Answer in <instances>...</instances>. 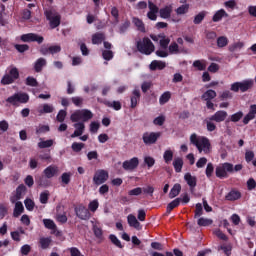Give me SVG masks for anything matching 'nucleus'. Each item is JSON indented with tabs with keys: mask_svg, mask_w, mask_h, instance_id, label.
<instances>
[{
	"mask_svg": "<svg viewBox=\"0 0 256 256\" xmlns=\"http://www.w3.org/2000/svg\"><path fill=\"white\" fill-rule=\"evenodd\" d=\"M93 117V112L89 109H82V110H76L74 113L71 114L70 120L72 123H79V121H82L81 123H87V121H91V118Z\"/></svg>",
	"mask_w": 256,
	"mask_h": 256,
	"instance_id": "nucleus-1",
	"label": "nucleus"
},
{
	"mask_svg": "<svg viewBox=\"0 0 256 256\" xmlns=\"http://www.w3.org/2000/svg\"><path fill=\"white\" fill-rule=\"evenodd\" d=\"M136 47L142 55H151V53L155 51V45L149 37H144L142 40L138 41Z\"/></svg>",
	"mask_w": 256,
	"mask_h": 256,
	"instance_id": "nucleus-2",
	"label": "nucleus"
},
{
	"mask_svg": "<svg viewBox=\"0 0 256 256\" xmlns=\"http://www.w3.org/2000/svg\"><path fill=\"white\" fill-rule=\"evenodd\" d=\"M215 175L218 179H227L229 175H233V164L225 162L218 165L215 169Z\"/></svg>",
	"mask_w": 256,
	"mask_h": 256,
	"instance_id": "nucleus-3",
	"label": "nucleus"
},
{
	"mask_svg": "<svg viewBox=\"0 0 256 256\" xmlns=\"http://www.w3.org/2000/svg\"><path fill=\"white\" fill-rule=\"evenodd\" d=\"M254 82L251 79L244 80L241 82H234L230 86V91H233V93H247L249 89H253Z\"/></svg>",
	"mask_w": 256,
	"mask_h": 256,
	"instance_id": "nucleus-4",
	"label": "nucleus"
},
{
	"mask_svg": "<svg viewBox=\"0 0 256 256\" xmlns=\"http://www.w3.org/2000/svg\"><path fill=\"white\" fill-rule=\"evenodd\" d=\"M44 15L49 21L50 29H57L61 25V14L53 10H46Z\"/></svg>",
	"mask_w": 256,
	"mask_h": 256,
	"instance_id": "nucleus-5",
	"label": "nucleus"
},
{
	"mask_svg": "<svg viewBox=\"0 0 256 256\" xmlns=\"http://www.w3.org/2000/svg\"><path fill=\"white\" fill-rule=\"evenodd\" d=\"M17 79H19V69H17L15 66H12L8 74H5L1 79V83L2 85H11L15 83Z\"/></svg>",
	"mask_w": 256,
	"mask_h": 256,
	"instance_id": "nucleus-6",
	"label": "nucleus"
},
{
	"mask_svg": "<svg viewBox=\"0 0 256 256\" xmlns=\"http://www.w3.org/2000/svg\"><path fill=\"white\" fill-rule=\"evenodd\" d=\"M6 103H10V105H17V103H29V94L15 93L6 99Z\"/></svg>",
	"mask_w": 256,
	"mask_h": 256,
	"instance_id": "nucleus-7",
	"label": "nucleus"
},
{
	"mask_svg": "<svg viewBox=\"0 0 256 256\" xmlns=\"http://www.w3.org/2000/svg\"><path fill=\"white\" fill-rule=\"evenodd\" d=\"M20 39L23 43H38V45H41L45 41L43 36L35 33L23 34L20 36Z\"/></svg>",
	"mask_w": 256,
	"mask_h": 256,
	"instance_id": "nucleus-8",
	"label": "nucleus"
},
{
	"mask_svg": "<svg viewBox=\"0 0 256 256\" xmlns=\"http://www.w3.org/2000/svg\"><path fill=\"white\" fill-rule=\"evenodd\" d=\"M161 137V132H144L142 135V141L144 145H155Z\"/></svg>",
	"mask_w": 256,
	"mask_h": 256,
	"instance_id": "nucleus-9",
	"label": "nucleus"
},
{
	"mask_svg": "<svg viewBox=\"0 0 256 256\" xmlns=\"http://www.w3.org/2000/svg\"><path fill=\"white\" fill-rule=\"evenodd\" d=\"M76 217L82 221H89L91 219V212L83 204H80L74 208Z\"/></svg>",
	"mask_w": 256,
	"mask_h": 256,
	"instance_id": "nucleus-10",
	"label": "nucleus"
},
{
	"mask_svg": "<svg viewBox=\"0 0 256 256\" xmlns=\"http://www.w3.org/2000/svg\"><path fill=\"white\" fill-rule=\"evenodd\" d=\"M109 179V172L107 170H98L95 172L93 177L94 185H103Z\"/></svg>",
	"mask_w": 256,
	"mask_h": 256,
	"instance_id": "nucleus-11",
	"label": "nucleus"
},
{
	"mask_svg": "<svg viewBox=\"0 0 256 256\" xmlns=\"http://www.w3.org/2000/svg\"><path fill=\"white\" fill-rule=\"evenodd\" d=\"M141 101V90L135 88L130 95V109H135Z\"/></svg>",
	"mask_w": 256,
	"mask_h": 256,
	"instance_id": "nucleus-12",
	"label": "nucleus"
},
{
	"mask_svg": "<svg viewBox=\"0 0 256 256\" xmlns=\"http://www.w3.org/2000/svg\"><path fill=\"white\" fill-rule=\"evenodd\" d=\"M200 148H197L199 153H205V155H208V153H211V142L209 141V138L207 137H200Z\"/></svg>",
	"mask_w": 256,
	"mask_h": 256,
	"instance_id": "nucleus-13",
	"label": "nucleus"
},
{
	"mask_svg": "<svg viewBox=\"0 0 256 256\" xmlns=\"http://www.w3.org/2000/svg\"><path fill=\"white\" fill-rule=\"evenodd\" d=\"M122 167L124 171H135L139 167V158L133 157L130 160L124 161Z\"/></svg>",
	"mask_w": 256,
	"mask_h": 256,
	"instance_id": "nucleus-14",
	"label": "nucleus"
},
{
	"mask_svg": "<svg viewBox=\"0 0 256 256\" xmlns=\"http://www.w3.org/2000/svg\"><path fill=\"white\" fill-rule=\"evenodd\" d=\"M25 193H27V186L24 184H20L16 188V194L13 198H11V202L15 203V201H21V199H23V195H25Z\"/></svg>",
	"mask_w": 256,
	"mask_h": 256,
	"instance_id": "nucleus-15",
	"label": "nucleus"
},
{
	"mask_svg": "<svg viewBox=\"0 0 256 256\" xmlns=\"http://www.w3.org/2000/svg\"><path fill=\"white\" fill-rule=\"evenodd\" d=\"M58 173L59 167L55 165H50L43 170V175L46 177V179H53V177H55V175Z\"/></svg>",
	"mask_w": 256,
	"mask_h": 256,
	"instance_id": "nucleus-16",
	"label": "nucleus"
},
{
	"mask_svg": "<svg viewBox=\"0 0 256 256\" xmlns=\"http://www.w3.org/2000/svg\"><path fill=\"white\" fill-rule=\"evenodd\" d=\"M73 127L76 129L73 134H71V138L75 139V137H81L83 133H85V123L76 122Z\"/></svg>",
	"mask_w": 256,
	"mask_h": 256,
	"instance_id": "nucleus-17",
	"label": "nucleus"
},
{
	"mask_svg": "<svg viewBox=\"0 0 256 256\" xmlns=\"http://www.w3.org/2000/svg\"><path fill=\"white\" fill-rule=\"evenodd\" d=\"M127 221L129 227H133L134 229H137V231H141V229H143L141 223L139 222V220H137V217H135V215L129 214L127 216Z\"/></svg>",
	"mask_w": 256,
	"mask_h": 256,
	"instance_id": "nucleus-18",
	"label": "nucleus"
},
{
	"mask_svg": "<svg viewBox=\"0 0 256 256\" xmlns=\"http://www.w3.org/2000/svg\"><path fill=\"white\" fill-rule=\"evenodd\" d=\"M227 119V111L219 110L214 115L210 117V121H215L216 123H223Z\"/></svg>",
	"mask_w": 256,
	"mask_h": 256,
	"instance_id": "nucleus-19",
	"label": "nucleus"
},
{
	"mask_svg": "<svg viewBox=\"0 0 256 256\" xmlns=\"http://www.w3.org/2000/svg\"><path fill=\"white\" fill-rule=\"evenodd\" d=\"M44 226L46 227V229H50L51 231H53V233L56 234V237H59L61 235V232L59 230H57V224H55V222L51 219H44L43 220Z\"/></svg>",
	"mask_w": 256,
	"mask_h": 256,
	"instance_id": "nucleus-20",
	"label": "nucleus"
},
{
	"mask_svg": "<svg viewBox=\"0 0 256 256\" xmlns=\"http://www.w3.org/2000/svg\"><path fill=\"white\" fill-rule=\"evenodd\" d=\"M158 13L161 19H171V14L173 13V6H165L164 8H161Z\"/></svg>",
	"mask_w": 256,
	"mask_h": 256,
	"instance_id": "nucleus-21",
	"label": "nucleus"
},
{
	"mask_svg": "<svg viewBox=\"0 0 256 256\" xmlns=\"http://www.w3.org/2000/svg\"><path fill=\"white\" fill-rule=\"evenodd\" d=\"M184 180L186 181L187 185L190 186V189H195L197 187V177L191 175V173H186L184 175Z\"/></svg>",
	"mask_w": 256,
	"mask_h": 256,
	"instance_id": "nucleus-22",
	"label": "nucleus"
},
{
	"mask_svg": "<svg viewBox=\"0 0 256 256\" xmlns=\"http://www.w3.org/2000/svg\"><path fill=\"white\" fill-rule=\"evenodd\" d=\"M47 66V60L45 58H38L34 63V71L36 73H41L43 67Z\"/></svg>",
	"mask_w": 256,
	"mask_h": 256,
	"instance_id": "nucleus-23",
	"label": "nucleus"
},
{
	"mask_svg": "<svg viewBox=\"0 0 256 256\" xmlns=\"http://www.w3.org/2000/svg\"><path fill=\"white\" fill-rule=\"evenodd\" d=\"M223 17H229V14L225 11V9H220L213 15L212 21L213 23H219Z\"/></svg>",
	"mask_w": 256,
	"mask_h": 256,
	"instance_id": "nucleus-24",
	"label": "nucleus"
},
{
	"mask_svg": "<svg viewBox=\"0 0 256 256\" xmlns=\"http://www.w3.org/2000/svg\"><path fill=\"white\" fill-rule=\"evenodd\" d=\"M226 201H239L241 199V192L238 190H231L226 196Z\"/></svg>",
	"mask_w": 256,
	"mask_h": 256,
	"instance_id": "nucleus-25",
	"label": "nucleus"
},
{
	"mask_svg": "<svg viewBox=\"0 0 256 256\" xmlns=\"http://www.w3.org/2000/svg\"><path fill=\"white\" fill-rule=\"evenodd\" d=\"M149 67L151 71H157V69H159V71H163V69L166 67V64L163 61L154 60L150 63Z\"/></svg>",
	"mask_w": 256,
	"mask_h": 256,
	"instance_id": "nucleus-26",
	"label": "nucleus"
},
{
	"mask_svg": "<svg viewBox=\"0 0 256 256\" xmlns=\"http://www.w3.org/2000/svg\"><path fill=\"white\" fill-rule=\"evenodd\" d=\"M25 211V207L23 206V203L21 201H17L15 203L14 211H13V217H21V214Z\"/></svg>",
	"mask_w": 256,
	"mask_h": 256,
	"instance_id": "nucleus-27",
	"label": "nucleus"
},
{
	"mask_svg": "<svg viewBox=\"0 0 256 256\" xmlns=\"http://www.w3.org/2000/svg\"><path fill=\"white\" fill-rule=\"evenodd\" d=\"M105 39V33L97 32L92 35L93 45H101Z\"/></svg>",
	"mask_w": 256,
	"mask_h": 256,
	"instance_id": "nucleus-28",
	"label": "nucleus"
},
{
	"mask_svg": "<svg viewBox=\"0 0 256 256\" xmlns=\"http://www.w3.org/2000/svg\"><path fill=\"white\" fill-rule=\"evenodd\" d=\"M217 97V92L215 90H207L204 92L201 96L202 101H212V99H215Z\"/></svg>",
	"mask_w": 256,
	"mask_h": 256,
	"instance_id": "nucleus-29",
	"label": "nucleus"
},
{
	"mask_svg": "<svg viewBox=\"0 0 256 256\" xmlns=\"http://www.w3.org/2000/svg\"><path fill=\"white\" fill-rule=\"evenodd\" d=\"M53 139L45 140L43 141V138H40V142H38V148L39 149H49V147H53Z\"/></svg>",
	"mask_w": 256,
	"mask_h": 256,
	"instance_id": "nucleus-30",
	"label": "nucleus"
},
{
	"mask_svg": "<svg viewBox=\"0 0 256 256\" xmlns=\"http://www.w3.org/2000/svg\"><path fill=\"white\" fill-rule=\"evenodd\" d=\"M173 167L176 173H181L183 169V158L177 157L173 161Z\"/></svg>",
	"mask_w": 256,
	"mask_h": 256,
	"instance_id": "nucleus-31",
	"label": "nucleus"
},
{
	"mask_svg": "<svg viewBox=\"0 0 256 256\" xmlns=\"http://www.w3.org/2000/svg\"><path fill=\"white\" fill-rule=\"evenodd\" d=\"M179 205H181V198L174 199L172 202H170L167 205L166 213H171V211H173V209L179 207Z\"/></svg>",
	"mask_w": 256,
	"mask_h": 256,
	"instance_id": "nucleus-32",
	"label": "nucleus"
},
{
	"mask_svg": "<svg viewBox=\"0 0 256 256\" xmlns=\"http://www.w3.org/2000/svg\"><path fill=\"white\" fill-rule=\"evenodd\" d=\"M207 17V11H201L199 12L193 20L194 25H201L203 23V20Z\"/></svg>",
	"mask_w": 256,
	"mask_h": 256,
	"instance_id": "nucleus-33",
	"label": "nucleus"
},
{
	"mask_svg": "<svg viewBox=\"0 0 256 256\" xmlns=\"http://www.w3.org/2000/svg\"><path fill=\"white\" fill-rule=\"evenodd\" d=\"M132 23H134L135 27H137L138 31H140L141 33H145V24L143 23V20L134 17L132 19Z\"/></svg>",
	"mask_w": 256,
	"mask_h": 256,
	"instance_id": "nucleus-34",
	"label": "nucleus"
},
{
	"mask_svg": "<svg viewBox=\"0 0 256 256\" xmlns=\"http://www.w3.org/2000/svg\"><path fill=\"white\" fill-rule=\"evenodd\" d=\"M181 193V184H175L169 192V198L175 199Z\"/></svg>",
	"mask_w": 256,
	"mask_h": 256,
	"instance_id": "nucleus-35",
	"label": "nucleus"
},
{
	"mask_svg": "<svg viewBox=\"0 0 256 256\" xmlns=\"http://www.w3.org/2000/svg\"><path fill=\"white\" fill-rule=\"evenodd\" d=\"M36 183L38 185V187H44V188H47L51 185V181H49V178L47 177H39L37 180H36Z\"/></svg>",
	"mask_w": 256,
	"mask_h": 256,
	"instance_id": "nucleus-36",
	"label": "nucleus"
},
{
	"mask_svg": "<svg viewBox=\"0 0 256 256\" xmlns=\"http://www.w3.org/2000/svg\"><path fill=\"white\" fill-rule=\"evenodd\" d=\"M104 105L106 107H110V108L114 109L115 111H121V108H122L121 102H119V101H113V102L105 101Z\"/></svg>",
	"mask_w": 256,
	"mask_h": 256,
	"instance_id": "nucleus-37",
	"label": "nucleus"
},
{
	"mask_svg": "<svg viewBox=\"0 0 256 256\" xmlns=\"http://www.w3.org/2000/svg\"><path fill=\"white\" fill-rule=\"evenodd\" d=\"M229 45V39L226 36H220L217 38V47L223 49V47H227Z\"/></svg>",
	"mask_w": 256,
	"mask_h": 256,
	"instance_id": "nucleus-38",
	"label": "nucleus"
},
{
	"mask_svg": "<svg viewBox=\"0 0 256 256\" xmlns=\"http://www.w3.org/2000/svg\"><path fill=\"white\" fill-rule=\"evenodd\" d=\"M197 225H199V227H209V225H213V220L201 217L198 219Z\"/></svg>",
	"mask_w": 256,
	"mask_h": 256,
	"instance_id": "nucleus-39",
	"label": "nucleus"
},
{
	"mask_svg": "<svg viewBox=\"0 0 256 256\" xmlns=\"http://www.w3.org/2000/svg\"><path fill=\"white\" fill-rule=\"evenodd\" d=\"M193 67L198 69V71H205V69H207V64H205V60H195L193 62Z\"/></svg>",
	"mask_w": 256,
	"mask_h": 256,
	"instance_id": "nucleus-40",
	"label": "nucleus"
},
{
	"mask_svg": "<svg viewBox=\"0 0 256 256\" xmlns=\"http://www.w3.org/2000/svg\"><path fill=\"white\" fill-rule=\"evenodd\" d=\"M84 148L85 144L82 142H74L71 145V149L72 151H74V153H81V151H83Z\"/></svg>",
	"mask_w": 256,
	"mask_h": 256,
	"instance_id": "nucleus-41",
	"label": "nucleus"
},
{
	"mask_svg": "<svg viewBox=\"0 0 256 256\" xmlns=\"http://www.w3.org/2000/svg\"><path fill=\"white\" fill-rule=\"evenodd\" d=\"M171 99V92L166 91L164 92L160 98H159V103L160 105H165V103H169V100Z\"/></svg>",
	"mask_w": 256,
	"mask_h": 256,
	"instance_id": "nucleus-42",
	"label": "nucleus"
},
{
	"mask_svg": "<svg viewBox=\"0 0 256 256\" xmlns=\"http://www.w3.org/2000/svg\"><path fill=\"white\" fill-rule=\"evenodd\" d=\"M161 49H167L169 47V44L171 43V39L169 37H166L165 35H162V37L159 40Z\"/></svg>",
	"mask_w": 256,
	"mask_h": 256,
	"instance_id": "nucleus-43",
	"label": "nucleus"
},
{
	"mask_svg": "<svg viewBox=\"0 0 256 256\" xmlns=\"http://www.w3.org/2000/svg\"><path fill=\"white\" fill-rule=\"evenodd\" d=\"M241 119H243V111L232 114L229 118V121H231L232 123H239Z\"/></svg>",
	"mask_w": 256,
	"mask_h": 256,
	"instance_id": "nucleus-44",
	"label": "nucleus"
},
{
	"mask_svg": "<svg viewBox=\"0 0 256 256\" xmlns=\"http://www.w3.org/2000/svg\"><path fill=\"white\" fill-rule=\"evenodd\" d=\"M163 159L164 162L169 165V163H171V161H173V152L171 149H168L164 152L163 154Z\"/></svg>",
	"mask_w": 256,
	"mask_h": 256,
	"instance_id": "nucleus-45",
	"label": "nucleus"
},
{
	"mask_svg": "<svg viewBox=\"0 0 256 256\" xmlns=\"http://www.w3.org/2000/svg\"><path fill=\"white\" fill-rule=\"evenodd\" d=\"M55 111V108L51 104H44L43 109L38 110L40 115H43L45 113H53Z\"/></svg>",
	"mask_w": 256,
	"mask_h": 256,
	"instance_id": "nucleus-46",
	"label": "nucleus"
},
{
	"mask_svg": "<svg viewBox=\"0 0 256 256\" xmlns=\"http://www.w3.org/2000/svg\"><path fill=\"white\" fill-rule=\"evenodd\" d=\"M109 239H110L111 243H113V245H115L119 249H123V244H121V240H119V238H117V236H115V234H110Z\"/></svg>",
	"mask_w": 256,
	"mask_h": 256,
	"instance_id": "nucleus-47",
	"label": "nucleus"
},
{
	"mask_svg": "<svg viewBox=\"0 0 256 256\" xmlns=\"http://www.w3.org/2000/svg\"><path fill=\"white\" fill-rule=\"evenodd\" d=\"M41 249H49L51 245V238H40L39 241Z\"/></svg>",
	"mask_w": 256,
	"mask_h": 256,
	"instance_id": "nucleus-48",
	"label": "nucleus"
},
{
	"mask_svg": "<svg viewBox=\"0 0 256 256\" xmlns=\"http://www.w3.org/2000/svg\"><path fill=\"white\" fill-rule=\"evenodd\" d=\"M213 171H215V166H213V163L209 162L205 170L206 177L208 179H211V177H213Z\"/></svg>",
	"mask_w": 256,
	"mask_h": 256,
	"instance_id": "nucleus-49",
	"label": "nucleus"
},
{
	"mask_svg": "<svg viewBox=\"0 0 256 256\" xmlns=\"http://www.w3.org/2000/svg\"><path fill=\"white\" fill-rule=\"evenodd\" d=\"M176 13L178 15H186V13H189V4L181 5L176 9Z\"/></svg>",
	"mask_w": 256,
	"mask_h": 256,
	"instance_id": "nucleus-50",
	"label": "nucleus"
},
{
	"mask_svg": "<svg viewBox=\"0 0 256 256\" xmlns=\"http://www.w3.org/2000/svg\"><path fill=\"white\" fill-rule=\"evenodd\" d=\"M92 230L96 239H103V230L99 226L94 225Z\"/></svg>",
	"mask_w": 256,
	"mask_h": 256,
	"instance_id": "nucleus-51",
	"label": "nucleus"
},
{
	"mask_svg": "<svg viewBox=\"0 0 256 256\" xmlns=\"http://www.w3.org/2000/svg\"><path fill=\"white\" fill-rule=\"evenodd\" d=\"M24 205H25L27 211H33V209H35V202L33 200H31V198H26L24 200Z\"/></svg>",
	"mask_w": 256,
	"mask_h": 256,
	"instance_id": "nucleus-52",
	"label": "nucleus"
},
{
	"mask_svg": "<svg viewBox=\"0 0 256 256\" xmlns=\"http://www.w3.org/2000/svg\"><path fill=\"white\" fill-rule=\"evenodd\" d=\"M61 182L63 183V185H69V183H71V173L64 172L61 175Z\"/></svg>",
	"mask_w": 256,
	"mask_h": 256,
	"instance_id": "nucleus-53",
	"label": "nucleus"
},
{
	"mask_svg": "<svg viewBox=\"0 0 256 256\" xmlns=\"http://www.w3.org/2000/svg\"><path fill=\"white\" fill-rule=\"evenodd\" d=\"M190 143H192V145H195V147L197 149H199L200 148V143H201V138H198L197 134H192L190 136Z\"/></svg>",
	"mask_w": 256,
	"mask_h": 256,
	"instance_id": "nucleus-54",
	"label": "nucleus"
},
{
	"mask_svg": "<svg viewBox=\"0 0 256 256\" xmlns=\"http://www.w3.org/2000/svg\"><path fill=\"white\" fill-rule=\"evenodd\" d=\"M48 202H49V191L46 190L40 194V203H42V205H47Z\"/></svg>",
	"mask_w": 256,
	"mask_h": 256,
	"instance_id": "nucleus-55",
	"label": "nucleus"
},
{
	"mask_svg": "<svg viewBox=\"0 0 256 256\" xmlns=\"http://www.w3.org/2000/svg\"><path fill=\"white\" fill-rule=\"evenodd\" d=\"M39 159L41 161H46V163H52L53 162V158L51 157V152H49V151L47 153L40 154Z\"/></svg>",
	"mask_w": 256,
	"mask_h": 256,
	"instance_id": "nucleus-56",
	"label": "nucleus"
},
{
	"mask_svg": "<svg viewBox=\"0 0 256 256\" xmlns=\"http://www.w3.org/2000/svg\"><path fill=\"white\" fill-rule=\"evenodd\" d=\"M14 48L18 53H25V51H29V45L27 44H16Z\"/></svg>",
	"mask_w": 256,
	"mask_h": 256,
	"instance_id": "nucleus-57",
	"label": "nucleus"
},
{
	"mask_svg": "<svg viewBox=\"0 0 256 256\" xmlns=\"http://www.w3.org/2000/svg\"><path fill=\"white\" fill-rule=\"evenodd\" d=\"M102 57H103V59L105 61H111V59H113V57H114L113 51H111V50H103Z\"/></svg>",
	"mask_w": 256,
	"mask_h": 256,
	"instance_id": "nucleus-58",
	"label": "nucleus"
},
{
	"mask_svg": "<svg viewBox=\"0 0 256 256\" xmlns=\"http://www.w3.org/2000/svg\"><path fill=\"white\" fill-rule=\"evenodd\" d=\"M203 215V205L201 203L196 204L194 218L197 219Z\"/></svg>",
	"mask_w": 256,
	"mask_h": 256,
	"instance_id": "nucleus-59",
	"label": "nucleus"
},
{
	"mask_svg": "<svg viewBox=\"0 0 256 256\" xmlns=\"http://www.w3.org/2000/svg\"><path fill=\"white\" fill-rule=\"evenodd\" d=\"M88 208H89V211H91L92 213H95V211L99 209V201L97 200L91 201L88 205Z\"/></svg>",
	"mask_w": 256,
	"mask_h": 256,
	"instance_id": "nucleus-60",
	"label": "nucleus"
},
{
	"mask_svg": "<svg viewBox=\"0 0 256 256\" xmlns=\"http://www.w3.org/2000/svg\"><path fill=\"white\" fill-rule=\"evenodd\" d=\"M65 117H67V111L60 110L56 116V119L59 123H63V121H65Z\"/></svg>",
	"mask_w": 256,
	"mask_h": 256,
	"instance_id": "nucleus-61",
	"label": "nucleus"
},
{
	"mask_svg": "<svg viewBox=\"0 0 256 256\" xmlns=\"http://www.w3.org/2000/svg\"><path fill=\"white\" fill-rule=\"evenodd\" d=\"M144 163L147 165L148 169H151V167H153V165H155V158H153L151 156H146L144 158Z\"/></svg>",
	"mask_w": 256,
	"mask_h": 256,
	"instance_id": "nucleus-62",
	"label": "nucleus"
},
{
	"mask_svg": "<svg viewBox=\"0 0 256 256\" xmlns=\"http://www.w3.org/2000/svg\"><path fill=\"white\" fill-rule=\"evenodd\" d=\"M246 185H247V189L248 191H253L256 189V181L254 178H250L247 182H246Z\"/></svg>",
	"mask_w": 256,
	"mask_h": 256,
	"instance_id": "nucleus-63",
	"label": "nucleus"
},
{
	"mask_svg": "<svg viewBox=\"0 0 256 256\" xmlns=\"http://www.w3.org/2000/svg\"><path fill=\"white\" fill-rule=\"evenodd\" d=\"M153 123H154V125H158L159 127L163 126L165 123V116L160 115V116L156 117L153 120Z\"/></svg>",
	"mask_w": 256,
	"mask_h": 256,
	"instance_id": "nucleus-64",
	"label": "nucleus"
}]
</instances>
